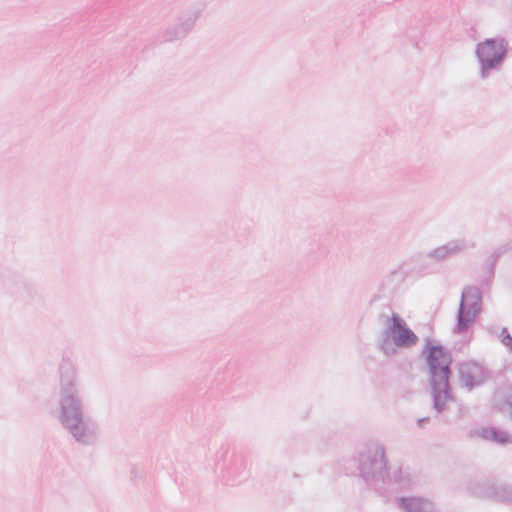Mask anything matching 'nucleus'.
I'll return each mask as SVG.
<instances>
[{
	"mask_svg": "<svg viewBox=\"0 0 512 512\" xmlns=\"http://www.w3.org/2000/svg\"><path fill=\"white\" fill-rule=\"evenodd\" d=\"M55 417L78 443L91 444L98 437V425L86 415L77 372L72 366L61 368Z\"/></svg>",
	"mask_w": 512,
	"mask_h": 512,
	"instance_id": "f257e3e1",
	"label": "nucleus"
},
{
	"mask_svg": "<svg viewBox=\"0 0 512 512\" xmlns=\"http://www.w3.org/2000/svg\"><path fill=\"white\" fill-rule=\"evenodd\" d=\"M427 364L431 376V388L434 407L438 412L444 411L452 396L449 389L448 378L450 374V355L441 346L429 343L427 350Z\"/></svg>",
	"mask_w": 512,
	"mask_h": 512,
	"instance_id": "f03ea898",
	"label": "nucleus"
},
{
	"mask_svg": "<svg viewBox=\"0 0 512 512\" xmlns=\"http://www.w3.org/2000/svg\"><path fill=\"white\" fill-rule=\"evenodd\" d=\"M417 342V335L399 314L392 313L386 317L379 343V348L384 355L394 356L400 349L411 348Z\"/></svg>",
	"mask_w": 512,
	"mask_h": 512,
	"instance_id": "7ed1b4c3",
	"label": "nucleus"
},
{
	"mask_svg": "<svg viewBox=\"0 0 512 512\" xmlns=\"http://www.w3.org/2000/svg\"><path fill=\"white\" fill-rule=\"evenodd\" d=\"M506 53L507 44L502 38L486 39L477 44L475 55L480 65L481 79H487L493 70L500 68Z\"/></svg>",
	"mask_w": 512,
	"mask_h": 512,
	"instance_id": "20e7f679",
	"label": "nucleus"
},
{
	"mask_svg": "<svg viewBox=\"0 0 512 512\" xmlns=\"http://www.w3.org/2000/svg\"><path fill=\"white\" fill-rule=\"evenodd\" d=\"M482 309V293L474 286L466 287L462 292L457 314V332L467 330L476 320Z\"/></svg>",
	"mask_w": 512,
	"mask_h": 512,
	"instance_id": "39448f33",
	"label": "nucleus"
},
{
	"mask_svg": "<svg viewBox=\"0 0 512 512\" xmlns=\"http://www.w3.org/2000/svg\"><path fill=\"white\" fill-rule=\"evenodd\" d=\"M359 469L365 479L382 476L386 469L384 447L376 442L367 444L358 457Z\"/></svg>",
	"mask_w": 512,
	"mask_h": 512,
	"instance_id": "423d86ee",
	"label": "nucleus"
},
{
	"mask_svg": "<svg viewBox=\"0 0 512 512\" xmlns=\"http://www.w3.org/2000/svg\"><path fill=\"white\" fill-rule=\"evenodd\" d=\"M196 21V15L191 14L187 17L181 16L177 23L170 26L165 32L167 41H176L185 38L192 30Z\"/></svg>",
	"mask_w": 512,
	"mask_h": 512,
	"instance_id": "0eeeda50",
	"label": "nucleus"
},
{
	"mask_svg": "<svg viewBox=\"0 0 512 512\" xmlns=\"http://www.w3.org/2000/svg\"><path fill=\"white\" fill-rule=\"evenodd\" d=\"M461 380L468 388L480 385L486 379L485 370L478 364L466 363L460 368Z\"/></svg>",
	"mask_w": 512,
	"mask_h": 512,
	"instance_id": "6e6552de",
	"label": "nucleus"
},
{
	"mask_svg": "<svg viewBox=\"0 0 512 512\" xmlns=\"http://www.w3.org/2000/svg\"><path fill=\"white\" fill-rule=\"evenodd\" d=\"M473 439L481 438L487 441H493L501 445L512 443V436L505 431L497 430L490 427H481L470 432Z\"/></svg>",
	"mask_w": 512,
	"mask_h": 512,
	"instance_id": "1a4fd4ad",
	"label": "nucleus"
},
{
	"mask_svg": "<svg viewBox=\"0 0 512 512\" xmlns=\"http://www.w3.org/2000/svg\"><path fill=\"white\" fill-rule=\"evenodd\" d=\"M397 503L404 512H434V504L420 497L400 498Z\"/></svg>",
	"mask_w": 512,
	"mask_h": 512,
	"instance_id": "9d476101",
	"label": "nucleus"
},
{
	"mask_svg": "<svg viewBox=\"0 0 512 512\" xmlns=\"http://www.w3.org/2000/svg\"><path fill=\"white\" fill-rule=\"evenodd\" d=\"M465 249V242L462 240H452L445 245L435 248L429 253V257L436 260H444L451 255L462 252Z\"/></svg>",
	"mask_w": 512,
	"mask_h": 512,
	"instance_id": "9b49d317",
	"label": "nucleus"
},
{
	"mask_svg": "<svg viewBox=\"0 0 512 512\" xmlns=\"http://www.w3.org/2000/svg\"><path fill=\"white\" fill-rule=\"evenodd\" d=\"M496 404L502 412L512 415V387L497 399Z\"/></svg>",
	"mask_w": 512,
	"mask_h": 512,
	"instance_id": "f8f14e48",
	"label": "nucleus"
},
{
	"mask_svg": "<svg viewBox=\"0 0 512 512\" xmlns=\"http://www.w3.org/2000/svg\"><path fill=\"white\" fill-rule=\"evenodd\" d=\"M498 339L502 342V344L508 349L512 350V337L507 332L506 328H502L499 333H496Z\"/></svg>",
	"mask_w": 512,
	"mask_h": 512,
	"instance_id": "ddd939ff",
	"label": "nucleus"
},
{
	"mask_svg": "<svg viewBox=\"0 0 512 512\" xmlns=\"http://www.w3.org/2000/svg\"><path fill=\"white\" fill-rule=\"evenodd\" d=\"M424 421H425V419H421V420H419V421H418V422H419V425H421Z\"/></svg>",
	"mask_w": 512,
	"mask_h": 512,
	"instance_id": "4468645a",
	"label": "nucleus"
}]
</instances>
